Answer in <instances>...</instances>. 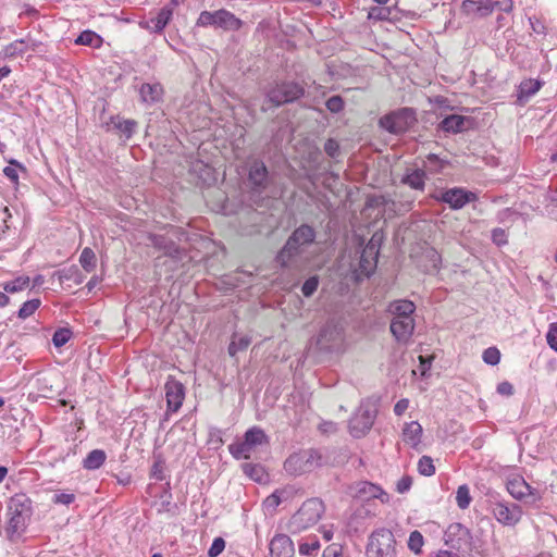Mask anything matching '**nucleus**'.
<instances>
[{
  "instance_id": "69168bd1",
  "label": "nucleus",
  "mask_w": 557,
  "mask_h": 557,
  "mask_svg": "<svg viewBox=\"0 0 557 557\" xmlns=\"http://www.w3.org/2000/svg\"><path fill=\"white\" fill-rule=\"evenodd\" d=\"M431 260L433 262V267L435 269H437L438 268V263L441 261V257H440V255L435 250L431 251Z\"/></svg>"
},
{
  "instance_id": "393cba45",
  "label": "nucleus",
  "mask_w": 557,
  "mask_h": 557,
  "mask_svg": "<svg viewBox=\"0 0 557 557\" xmlns=\"http://www.w3.org/2000/svg\"><path fill=\"white\" fill-rule=\"evenodd\" d=\"M173 16V9L169 5L163 7L156 17L146 23V28L152 33H161Z\"/></svg>"
},
{
  "instance_id": "f257e3e1",
  "label": "nucleus",
  "mask_w": 557,
  "mask_h": 557,
  "mask_svg": "<svg viewBox=\"0 0 557 557\" xmlns=\"http://www.w3.org/2000/svg\"><path fill=\"white\" fill-rule=\"evenodd\" d=\"M315 230L309 224H301L293 231L285 245L276 255V262L282 268H288L299 257L305 248L314 243Z\"/></svg>"
},
{
  "instance_id": "0e129e2a",
  "label": "nucleus",
  "mask_w": 557,
  "mask_h": 557,
  "mask_svg": "<svg viewBox=\"0 0 557 557\" xmlns=\"http://www.w3.org/2000/svg\"><path fill=\"white\" fill-rule=\"evenodd\" d=\"M243 469H244V472L246 474H248L250 478H252L255 480H259L258 478H255L252 475V471H257L258 470L256 466H252L250 463H246V465L243 466Z\"/></svg>"
},
{
  "instance_id": "1a4fd4ad",
  "label": "nucleus",
  "mask_w": 557,
  "mask_h": 557,
  "mask_svg": "<svg viewBox=\"0 0 557 557\" xmlns=\"http://www.w3.org/2000/svg\"><path fill=\"white\" fill-rule=\"evenodd\" d=\"M196 24L200 27L214 26L225 30H237L242 26V21L232 12L220 9L214 12L202 11Z\"/></svg>"
},
{
  "instance_id": "6e6552de",
  "label": "nucleus",
  "mask_w": 557,
  "mask_h": 557,
  "mask_svg": "<svg viewBox=\"0 0 557 557\" xmlns=\"http://www.w3.org/2000/svg\"><path fill=\"white\" fill-rule=\"evenodd\" d=\"M367 557H396V541L391 530L381 528L371 533Z\"/></svg>"
},
{
  "instance_id": "4d7b16f0",
  "label": "nucleus",
  "mask_w": 557,
  "mask_h": 557,
  "mask_svg": "<svg viewBox=\"0 0 557 557\" xmlns=\"http://www.w3.org/2000/svg\"><path fill=\"white\" fill-rule=\"evenodd\" d=\"M319 430L324 434H333L337 431V424L332 421H324L320 423Z\"/></svg>"
},
{
  "instance_id": "6ab92c4d",
  "label": "nucleus",
  "mask_w": 557,
  "mask_h": 557,
  "mask_svg": "<svg viewBox=\"0 0 557 557\" xmlns=\"http://www.w3.org/2000/svg\"><path fill=\"white\" fill-rule=\"evenodd\" d=\"M164 388L169 409L177 411L181 408L185 397L184 385L176 380H169L165 383Z\"/></svg>"
},
{
  "instance_id": "a18cd8bd",
  "label": "nucleus",
  "mask_w": 557,
  "mask_h": 557,
  "mask_svg": "<svg viewBox=\"0 0 557 557\" xmlns=\"http://www.w3.org/2000/svg\"><path fill=\"white\" fill-rule=\"evenodd\" d=\"M319 286V277L317 275L311 276L305 281V283L301 286V293L305 297L312 296Z\"/></svg>"
},
{
  "instance_id": "ea45409f",
  "label": "nucleus",
  "mask_w": 557,
  "mask_h": 557,
  "mask_svg": "<svg viewBox=\"0 0 557 557\" xmlns=\"http://www.w3.org/2000/svg\"><path fill=\"white\" fill-rule=\"evenodd\" d=\"M418 471L421 475L431 476L435 473L433 459L429 456H422L418 461Z\"/></svg>"
},
{
  "instance_id": "4468645a",
  "label": "nucleus",
  "mask_w": 557,
  "mask_h": 557,
  "mask_svg": "<svg viewBox=\"0 0 557 557\" xmlns=\"http://www.w3.org/2000/svg\"><path fill=\"white\" fill-rule=\"evenodd\" d=\"M506 487L508 493L517 500L533 504L541 498L539 492L529 485L520 475L508 479Z\"/></svg>"
},
{
  "instance_id": "5fc2aeb1",
  "label": "nucleus",
  "mask_w": 557,
  "mask_h": 557,
  "mask_svg": "<svg viewBox=\"0 0 557 557\" xmlns=\"http://www.w3.org/2000/svg\"><path fill=\"white\" fill-rule=\"evenodd\" d=\"M412 485V479L409 475L403 476L400 480H398L396 484V491L400 494H404L410 490Z\"/></svg>"
},
{
  "instance_id": "5701e85b",
  "label": "nucleus",
  "mask_w": 557,
  "mask_h": 557,
  "mask_svg": "<svg viewBox=\"0 0 557 557\" xmlns=\"http://www.w3.org/2000/svg\"><path fill=\"white\" fill-rule=\"evenodd\" d=\"M416 305L407 299H399L388 305V312L396 319H413Z\"/></svg>"
},
{
  "instance_id": "9d476101",
  "label": "nucleus",
  "mask_w": 557,
  "mask_h": 557,
  "mask_svg": "<svg viewBox=\"0 0 557 557\" xmlns=\"http://www.w3.org/2000/svg\"><path fill=\"white\" fill-rule=\"evenodd\" d=\"M416 122L414 111L410 108H403L380 119V126L391 134H403Z\"/></svg>"
},
{
  "instance_id": "72a5a7b5",
  "label": "nucleus",
  "mask_w": 557,
  "mask_h": 557,
  "mask_svg": "<svg viewBox=\"0 0 557 557\" xmlns=\"http://www.w3.org/2000/svg\"><path fill=\"white\" fill-rule=\"evenodd\" d=\"M102 38L94 30H84L75 39V44L79 46H89L94 48H100L102 45Z\"/></svg>"
},
{
  "instance_id": "bf43d9fd",
  "label": "nucleus",
  "mask_w": 557,
  "mask_h": 557,
  "mask_svg": "<svg viewBox=\"0 0 557 557\" xmlns=\"http://www.w3.org/2000/svg\"><path fill=\"white\" fill-rule=\"evenodd\" d=\"M497 392L500 395L511 396L513 394V386L509 382H502L497 385Z\"/></svg>"
},
{
  "instance_id": "c85d7f7f",
  "label": "nucleus",
  "mask_w": 557,
  "mask_h": 557,
  "mask_svg": "<svg viewBox=\"0 0 557 557\" xmlns=\"http://www.w3.org/2000/svg\"><path fill=\"white\" fill-rule=\"evenodd\" d=\"M468 119L463 115L451 114L446 116L440 124L441 129L446 133H460L466 129Z\"/></svg>"
},
{
  "instance_id": "7c9ffc66",
  "label": "nucleus",
  "mask_w": 557,
  "mask_h": 557,
  "mask_svg": "<svg viewBox=\"0 0 557 557\" xmlns=\"http://www.w3.org/2000/svg\"><path fill=\"white\" fill-rule=\"evenodd\" d=\"M60 283L73 282L75 285L83 283L85 276L77 265H71L57 272Z\"/></svg>"
},
{
  "instance_id": "58836bf2",
  "label": "nucleus",
  "mask_w": 557,
  "mask_h": 557,
  "mask_svg": "<svg viewBox=\"0 0 557 557\" xmlns=\"http://www.w3.org/2000/svg\"><path fill=\"white\" fill-rule=\"evenodd\" d=\"M40 304L41 301L37 298L25 301L17 312L18 318L22 320L27 319L28 317L35 313V311L39 308Z\"/></svg>"
},
{
  "instance_id": "20e7f679",
  "label": "nucleus",
  "mask_w": 557,
  "mask_h": 557,
  "mask_svg": "<svg viewBox=\"0 0 557 557\" xmlns=\"http://www.w3.org/2000/svg\"><path fill=\"white\" fill-rule=\"evenodd\" d=\"M324 504L319 498L307 499L298 511L289 520V530L293 533H300L321 519L324 512Z\"/></svg>"
},
{
  "instance_id": "338daca9",
  "label": "nucleus",
  "mask_w": 557,
  "mask_h": 557,
  "mask_svg": "<svg viewBox=\"0 0 557 557\" xmlns=\"http://www.w3.org/2000/svg\"><path fill=\"white\" fill-rule=\"evenodd\" d=\"M10 301L9 296L5 293L0 292V307H5Z\"/></svg>"
},
{
  "instance_id": "f704fd0d",
  "label": "nucleus",
  "mask_w": 557,
  "mask_h": 557,
  "mask_svg": "<svg viewBox=\"0 0 557 557\" xmlns=\"http://www.w3.org/2000/svg\"><path fill=\"white\" fill-rule=\"evenodd\" d=\"M96 255L94 250L89 247H86L83 249L81 257H79V263L87 272H92L96 268Z\"/></svg>"
},
{
  "instance_id": "49530a36",
  "label": "nucleus",
  "mask_w": 557,
  "mask_h": 557,
  "mask_svg": "<svg viewBox=\"0 0 557 557\" xmlns=\"http://www.w3.org/2000/svg\"><path fill=\"white\" fill-rule=\"evenodd\" d=\"M541 88V84L537 81L523 82L520 85V94L524 97H531L536 94Z\"/></svg>"
},
{
  "instance_id": "052dcab7",
  "label": "nucleus",
  "mask_w": 557,
  "mask_h": 557,
  "mask_svg": "<svg viewBox=\"0 0 557 557\" xmlns=\"http://www.w3.org/2000/svg\"><path fill=\"white\" fill-rule=\"evenodd\" d=\"M409 407V400L408 399H400L396 403L394 406V412L396 416H401Z\"/></svg>"
},
{
  "instance_id": "680f3d73",
  "label": "nucleus",
  "mask_w": 557,
  "mask_h": 557,
  "mask_svg": "<svg viewBox=\"0 0 557 557\" xmlns=\"http://www.w3.org/2000/svg\"><path fill=\"white\" fill-rule=\"evenodd\" d=\"M281 503V498L280 496L276 494V493H273L272 495H270L269 497H267V499L264 500V505L270 508V507H276L278 506Z\"/></svg>"
},
{
  "instance_id": "864d4df0",
  "label": "nucleus",
  "mask_w": 557,
  "mask_h": 557,
  "mask_svg": "<svg viewBox=\"0 0 557 557\" xmlns=\"http://www.w3.org/2000/svg\"><path fill=\"white\" fill-rule=\"evenodd\" d=\"M546 339L548 346L557 351V326L555 324H550L548 332L546 334Z\"/></svg>"
},
{
  "instance_id": "f03ea898",
  "label": "nucleus",
  "mask_w": 557,
  "mask_h": 557,
  "mask_svg": "<svg viewBox=\"0 0 557 557\" xmlns=\"http://www.w3.org/2000/svg\"><path fill=\"white\" fill-rule=\"evenodd\" d=\"M10 520L5 529L8 537L12 541L20 536L26 529L32 516V499L23 493L12 496L8 504Z\"/></svg>"
},
{
  "instance_id": "2f4dec72",
  "label": "nucleus",
  "mask_w": 557,
  "mask_h": 557,
  "mask_svg": "<svg viewBox=\"0 0 557 557\" xmlns=\"http://www.w3.org/2000/svg\"><path fill=\"white\" fill-rule=\"evenodd\" d=\"M106 459L107 454L104 450L94 449L83 460V468L86 470H97L104 463Z\"/></svg>"
},
{
  "instance_id": "2eb2a0df",
  "label": "nucleus",
  "mask_w": 557,
  "mask_h": 557,
  "mask_svg": "<svg viewBox=\"0 0 557 557\" xmlns=\"http://www.w3.org/2000/svg\"><path fill=\"white\" fill-rule=\"evenodd\" d=\"M342 339V325L334 320H330L320 330L317 343L322 349H332L337 346Z\"/></svg>"
},
{
  "instance_id": "6e6d98bb",
  "label": "nucleus",
  "mask_w": 557,
  "mask_h": 557,
  "mask_svg": "<svg viewBox=\"0 0 557 557\" xmlns=\"http://www.w3.org/2000/svg\"><path fill=\"white\" fill-rule=\"evenodd\" d=\"M324 150L330 157H336L339 150L338 143L334 139H329L324 145Z\"/></svg>"
},
{
  "instance_id": "b1692460",
  "label": "nucleus",
  "mask_w": 557,
  "mask_h": 557,
  "mask_svg": "<svg viewBox=\"0 0 557 557\" xmlns=\"http://www.w3.org/2000/svg\"><path fill=\"white\" fill-rule=\"evenodd\" d=\"M140 100L147 104L160 102L163 96V87L159 83H145L139 88Z\"/></svg>"
},
{
  "instance_id": "a19ab883",
  "label": "nucleus",
  "mask_w": 557,
  "mask_h": 557,
  "mask_svg": "<svg viewBox=\"0 0 557 557\" xmlns=\"http://www.w3.org/2000/svg\"><path fill=\"white\" fill-rule=\"evenodd\" d=\"M10 165L3 169V174L14 184L18 182L17 169L26 171L25 166L18 163L16 160H10Z\"/></svg>"
},
{
  "instance_id": "9b49d317",
  "label": "nucleus",
  "mask_w": 557,
  "mask_h": 557,
  "mask_svg": "<svg viewBox=\"0 0 557 557\" xmlns=\"http://www.w3.org/2000/svg\"><path fill=\"white\" fill-rule=\"evenodd\" d=\"M375 417L376 409L369 403H362L349 420L350 434L356 438L364 436L371 430Z\"/></svg>"
},
{
  "instance_id": "aec40b11",
  "label": "nucleus",
  "mask_w": 557,
  "mask_h": 557,
  "mask_svg": "<svg viewBox=\"0 0 557 557\" xmlns=\"http://www.w3.org/2000/svg\"><path fill=\"white\" fill-rule=\"evenodd\" d=\"M391 333L399 343H407L414 331V319L393 318L389 325Z\"/></svg>"
},
{
  "instance_id": "c03bdc74",
  "label": "nucleus",
  "mask_w": 557,
  "mask_h": 557,
  "mask_svg": "<svg viewBox=\"0 0 557 557\" xmlns=\"http://www.w3.org/2000/svg\"><path fill=\"white\" fill-rule=\"evenodd\" d=\"M482 359L490 366H496L500 361V351L496 347H488L483 351Z\"/></svg>"
},
{
  "instance_id": "dca6fc26",
  "label": "nucleus",
  "mask_w": 557,
  "mask_h": 557,
  "mask_svg": "<svg viewBox=\"0 0 557 557\" xmlns=\"http://www.w3.org/2000/svg\"><path fill=\"white\" fill-rule=\"evenodd\" d=\"M437 200L447 203L453 210H459L467 203L476 200V195L472 191L454 187L443 191L441 196L437 197Z\"/></svg>"
},
{
  "instance_id": "c756f323",
  "label": "nucleus",
  "mask_w": 557,
  "mask_h": 557,
  "mask_svg": "<svg viewBox=\"0 0 557 557\" xmlns=\"http://www.w3.org/2000/svg\"><path fill=\"white\" fill-rule=\"evenodd\" d=\"M109 125H112L125 139H129L136 131L137 122L135 120H123L120 116H113Z\"/></svg>"
},
{
  "instance_id": "e433bc0d",
  "label": "nucleus",
  "mask_w": 557,
  "mask_h": 557,
  "mask_svg": "<svg viewBox=\"0 0 557 557\" xmlns=\"http://www.w3.org/2000/svg\"><path fill=\"white\" fill-rule=\"evenodd\" d=\"M472 497L468 485L463 484L457 488L456 503L460 509H467L471 504Z\"/></svg>"
},
{
  "instance_id": "412c9836",
  "label": "nucleus",
  "mask_w": 557,
  "mask_h": 557,
  "mask_svg": "<svg viewBox=\"0 0 557 557\" xmlns=\"http://www.w3.org/2000/svg\"><path fill=\"white\" fill-rule=\"evenodd\" d=\"M270 557H292L294 547L290 539L285 534H276L270 542Z\"/></svg>"
},
{
  "instance_id": "c9c22d12",
  "label": "nucleus",
  "mask_w": 557,
  "mask_h": 557,
  "mask_svg": "<svg viewBox=\"0 0 557 557\" xmlns=\"http://www.w3.org/2000/svg\"><path fill=\"white\" fill-rule=\"evenodd\" d=\"M29 282H30V280L28 276L22 275V276L16 277L13 281L7 282L3 285V289L7 293H11V294L17 293V292L25 289L29 285Z\"/></svg>"
},
{
  "instance_id": "4c0bfd02",
  "label": "nucleus",
  "mask_w": 557,
  "mask_h": 557,
  "mask_svg": "<svg viewBox=\"0 0 557 557\" xmlns=\"http://www.w3.org/2000/svg\"><path fill=\"white\" fill-rule=\"evenodd\" d=\"M444 168V161L441 160L436 154L430 153L426 159L423 161V166L425 171L431 173H437L442 171Z\"/></svg>"
},
{
  "instance_id": "cd10ccee",
  "label": "nucleus",
  "mask_w": 557,
  "mask_h": 557,
  "mask_svg": "<svg viewBox=\"0 0 557 557\" xmlns=\"http://www.w3.org/2000/svg\"><path fill=\"white\" fill-rule=\"evenodd\" d=\"M422 426L417 421L406 423L403 429L404 442L412 447H417L421 442Z\"/></svg>"
},
{
  "instance_id": "37998d69",
  "label": "nucleus",
  "mask_w": 557,
  "mask_h": 557,
  "mask_svg": "<svg viewBox=\"0 0 557 557\" xmlns=\"http://www.w3.org/2000/svg\"><path fill=\"white\" fill-rule=\"evenodd\" d=\"M72 336V332L70 329H58L52 336V343L55 347H62L64 346Z\"/></svg>"
},
{
  "instance_id": "a211bd4d",
  "label": "nucleus",
  "mask_w": 557,
  "mask_h": 557,
  "mask_svg": "<svg viewBox=\"0 0 557 557\" xmlns=\"http://www.w3.org/2000/svg\"><path fill=\"white\" fill-rule=\"evenodd\" d=\"M377 256H379V247L373 242L367 244V246L362 249L360 261H359V272L361 275L369 277L377 264Z\"/></svg>"
},
{
  "instance_id": "3c124183",
  "label": "nucleus",
  "mask_w": 557,
  "mask_h": 557,
  "mask_svg": "<svg viewBox=\"0 0 557 557\" xmlns=\"http://www.w3.org/2000/svg\"><path fill=\"white\" fill-rule=\"evenodd\" d=\"M225 548V541L222 537H216L213 540L209 550V557H218Z\"/></svg>"
},
{
  "instance_id": "13d9d810",
  "label": "nucleus",
  "mask_w": 557,
  "mask_h": 557,
  "mask_svg": "<svg viewBox=\"0 0 557 557\" xmlns=\"http://www.w3.org/2000/svg\"><path fill=\"white\" fill-rule=\"evenodd\" d=\"M479 4V0H463L461 3V9L467 14L475 13L476 14V5Z\"/></svg>"
},
{
  "instance_id": "a878e982",
  "label": "nucleus",
  "mask_w": 557,
  "mask_h": 557,
  "mask_svg": "<svg viewBox=\"0 0 557 557\" xmlns=\"http://www.w3.org/2000/svg\"><path fill=\"white\" fill-rule=\"evenodd\" d=\"M513 9L512 0H490L488 4L478 7V16H490L495 10H500L505 13H510Z\"/></svg>"
},
{
  "instance_id": "473e14b6",
  "label": "nucleus",
  "mask_w": 557,
  "mask_h": 557,
  "mask_svg": "<svg viewBox=\"0 0 557 557\" xmlns=\"http://www.w3.org/2000/svg\"><path fill=\"white\" fill-rule=\"evenodd\" d=\"M250 343L251 337L249 335L238 336L236 333L233 334L227 348L228 355L234 358L239 351L246 350Z\"/></svg>"
},
{
  "instance_id": "e2e57ef3",
  "label": "nucleus",
  "mask_w": 557,
  "mask_h": 557,
  "mask_svg": "<svg viewBox=\"0 0 557 557\" xmlns=\"http://www.w3.org/2000/svg\"><path fill=\"white\" fill-rule=\"evenodd\" d=\"M319 547H320L319 542L314 541V542H313L312 544H310V545H309V544H301V545L299 546V552H300L301 554H309V553H310V552H312V550H318V549H319Z\"/></svg>"
},
{
  "instance_id": "ddd939ff",
  "label": "nucleus",
  "mask_w": 557,
  "mask_h": 557,
  "mask_svg": "<svg viewBox=\"0 0 557 557\" xmlns=\"http://www.w3.org/2000/svg\"><path fill=\"white\" fill-rule=\"evenodd\" d=\"M491 511L496 521L505 527L517 525L523 515L521 506L505 500L493 502L491 504Z\"/></svg>"
},
{
  "instance_id": "f8f14e48",
  "label": "nucleus",
  "mask_w": 557,
  "mask_h": 557,
  "mask_svg": "<svg viewBox=\"0 0 557 557\" xmlns=\"http://www.w3.org/2000/svg\"><path fill=\"white\" fill-rule=\"evenodd\" d=\"M444 541L447 546L460 554H467L472 549V536L469 529L458 522L447 527Z\"/></svg>"
},
{
  "instance_id": "39448f33",
  "label": "nucleus",
  "mask_w": 557,
  "mask_h": 557,
  "mask_svg": "<svg viewBox=\"0 0 557 557\" xmlns=\"http://www.w3.org/2000/svg\"><path fill=\"white\" fill-rule=\"evenodd\" d=\"M246 186L252 197H260L273 183L265 163L258 158H249L246 162Z\"/></svg>"
},
{
  "instance_id": "423d86ee",
  "label": "nucleus",
  "mask_w": 557,
  "mask_h": 557,
  "mask_svg": "<svg viewBox=\"0 0 557 557\" xmlns=\"http://www.w3.org/2000/svg\"><path fill=\"white\" fill-rule=\"evenodd\" d=\"M322 465V456L315 449L292 454L284 462L285 471L294 476L309 473Z\"/></svg>"
},
{
  "instance_id": "603ef678",
  "label": "nucleus",
  "mask_w": 557,
  "mask_h": 557,
  "mask_svg": "<svg viewBox=\"0 0 557 557\" xmlns=\"http://www.w3.org/2000/svg\"><path fill=\"white\" fill-rule=\"evenodd\" d=\"M492 240L497 246H504L508 243V235L504 228L496 227L492 231Z\"/></svg>"
},
{
  "instance_id": "bb28decb",
  "label": "nucleus",
  "mask_w": 557,
  "mask_h": 557,
  "mask_svg": "<svg viewBox=\"0 0 557 557\" xmlns=\"http://www.w3.org/2000/svg\"><path fill=\"white\" fill-rule=\"evenodd\" d=\"M358 496L363 499L380 498L383 503L387 500V494L380 486L367 481L358 484Z\"/></svg>"
},
{
  "instance_id": "09e8293b",
  "label": "nucleus",
  "mask_w": 557,
  "mask_h": 557,
  "mask_svg": "<svg viewBox=\"0 0 557 557\" xmlns=\"http://www.w3.org/2000/svg\"><path fill=\"white\" fill-rule=\"evenodd\" d=\"M27 50V44L24 39L15 40L7 47V53L10 55L23 54Z\"/></svg>"
},
{
  "instance_id": "f3484780",
  "label": "nucleus",
  "mask_w": 557,
  "mask_h": 557,
  "mask_svg": "<svg viewBox=\"0 0 557 557\" xmlns=\"http://www.w3.org/2000/svg\"><path fill=\"white\" fill-rule=\"evenodd\" d=\"M149 239L154 248L162 250L165 257L171 258L176 263L185 257V251L165 235L153 234L149 236Z\"/></svg>"
},
{
  "instance_id": "7ed1b4c3",
  "label": "nucleus",
  "mask_w": 557,
  "mask_h": 557,
  "mask_svg": "<svg viewBox=\"0 0 557 557\" xmlns=\"http://www.w3.org/2000/svg\"><path fill=\"white\" fill-rule=\"evenodd\" d=\"M305 94L301 85L295 82H275L267 89V100L262 107L263 111L293 102Z\"/></svg>"
},
{
  "instance_id": "4be33fe9",
  "label": "nucleus",
  "mask_w": 557,
  "mask_h": 557,
  "mask_svg": "<svg viewBox=\"0 0 557 557\" xmlns=\"http://www.w3.org/2000/svg\"><path fill=\"white\" fill-rule=\"evenodd\" d=\"M425 170L422 168H407L406 173L401 177V183L408 185L412 189L423 190L425 186Z\"/></svg>"
},
{
  "instance_id": "de8ad7c7",
  "label": "nucleus",
  "mask_w": 557,
  "mask_h": 557,
  "mask_svg": "<svg viewBox=\"0 0 557 557\" xmlns=\"http://www.w3.org/2000/svg\"><path fill=\"white\" fill-rule=\"evenodd\" d=\"M344 100L341 96H332L325 102L327 110L332 113H338L344 109Z\"/></svg>"
},
{
  "instance_id": "774afa93",
  "label": "nucleus",
  "mask_w": 557,
  "mask_h": 557,
  "mask_svg": "<svg viewBox=\"0 0 557 557\" xmlns=\"http://www.w3.org/2000/svg\"><path fill=\"white\" fill-rule=\"evenodd\" d=\"M322 534H323V539H324L325 541H331V540H332V537H333V532H332V530H331V529H323V530H322Z\"/></svg>"
},
{
  "instance_id": "79ce46f5",
  "label": "nucleus",
  "mask_w": 557,
  "mask_h": 557,
  "mask_svg": "<svg viewBox=\"0 0 557 557\" xmlns=\"http://www.w3.org/2000/svg\"><path fill=\"white\" fill-rule=\"evenodd\" d=\"M424 544V539L421 532L414 530L410 533L409 540H408V547L411 552L414 554H420L422 546Z\"/></svg>"
},
{
  "instance_id": "0eeeda50",
  "label": "nucleus",
  "mask_w": 557,
  "mask_h": 557,
  "mask_svg": "<svg viewBox=\"0 0 557 557\" xmlns=\"http://www.w3.org/2000/svg\"><path fill=\"white\" fill-rule=\"evenodd\" d=\"M269 444V437L259 426L248 429L242 442L228 446L230 454L237 460L250 459L257 447Z\"/></svg>"
},
{
  "instance_id": "8fccbe9b",
  "label": "nucleus",
  "mask_w": 557,
  "mask_h": 557,
  "mask_svg": "<svg viewBox=\"0 0 557 557\" xmlns=\"http://www.w3.org/2000/svg\"><path fill=\"white\" fill-rule=\"evenodd\" d=\"M75 500V495L73 493L60 492L55 493L52 497V503L57 505H65L69 506Z\"/></svg>"
}]
</instances>
